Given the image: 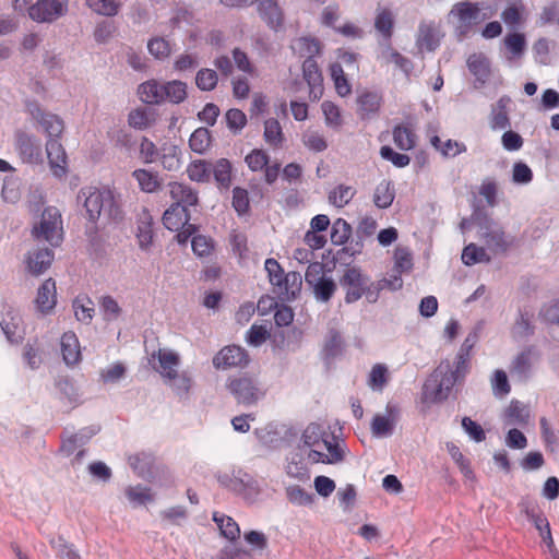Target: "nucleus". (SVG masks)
<instances>
[{
	"label": "nucleus",
	"instance_id": "44",
	"mask_svg": "<svg viewBox=\"0 0 559 559\" xmlns=\"http://www.w3.org/2000/svg\"><path fill=\"white\" fill-rule=\"evenodd\" d=\"M528 411L519 401H512L506 411V419L510 425H523L527 423Z\"/></svg>",
	"mask_w": 559,
	"mask_h": 559
},
{
	"label": "nucleus",
	"instance_id": "63",
	"mask_svg": "<svg viewBox=\"0 0 559 559\" xmlns=\"http://www.w3.org/2000/svg\"><path fill=\"white\" fill-rule=\"evenodd\" d=\"M99 307L106 320H116L121 313V308L111 296L102 297Z\"/></svg>",
	"mask_w": 559,
	"mask_h": 559
},
{
	"label": "nucleus",
	"instance_id": "62",
	"mask_svg": "<svg viewBox=\"0 0 559 559\" xmlns=\"http://www.w3.org/2000/svg\"><path fill=\"white\" fill-rule=\"evenodd\" d=\"M153 227L151 218L147 216V221L141 222L138 226L136 238L142 249H147L153 242Z\"/></svg>",
	"mask_w": 559,
	"mask_h": 559
},
{
	"label": "nucleus",
	"instance_id": "22",
	"mask_svg": "<svg viewBox=\"0 0 559 559\" xmlns=\"http://www.w3.org/2000/svg\"><path fill=\"white\" fill-rule=\"evenodd\" d=\"M188 209L179 204H171L163 215V224L169 230H179L189 224Z\"/></svg>",
	"mask_w": 559,
	"mask_h": 559
},
{
	"label": "nucleus",
	"instance_id": "1",
	"mask_svg": "<svg viewBox=\"0 0 559 559\" xmlns=\"http://www.w3.org/2000/svg\"><path fill=\"white\" fill-rule=\"evenodd\" d=\"M338 282L345 292L346 304L356 302L364 295H366L370 301H376V296L371 298L374 292L383 289L384 287H391L393 289L402 287L401 277L396 276L393 283L386 280L379 282L374 290H372L373 283H370L369 277L365 275L359 267L350 265L344 269Z\"/></svg>",
	"mask_w": 559,
	"mask_h": 559
},
{
	"label": "nucleus",
	"instance_id": "36",
	"mask_svg": "<svg viewBox=\"0 0 559 559\" xmlns=\"http://www.w3.org/2000/svg\"><path fill=\"white\" fill-rule=\"evenodd\" d=\"M75 318L84 323H90L94 316V304L86 295H80L73 300Z\"/></svg>",
	"mask_w": 559,
	"mask_h": 559
},
{
	"label": "nucleus",
	"instance_id": "51",
	"mask_svg": "<svg viewBox=\"0 0 559 559\" xmlns=\"http://www.w3.org/2000/svg\"><path fill=\"white\" fill-rule=\"evenodd\" d=\"M86 4L97 14L114 16L118 13L120 3L116 0H86Z\"/></svg>",
	"mask_w": 559,
	"mask_h": 559
},
{
	"label": "nucleus",
	"instance_id": "54",
	"mask_svg": "<svg viewBox=\"0 0 559 559\" xmlns=\"http://www.w3.org/2000/svg\"><path fill=\"white\" fill-rule=\"evenodd\" d=\"M469 71L478 79H485L489 75V62L481 55H472L467 59Z\"/></svg>",
	"mask_w": 559,
	"mask_h": 559
},
{
	"label": "nucleus",
	"instance_id": "48",
	"mask_svg": "<svg viewBox=\"0 0 559 559\" xmlns=\"http://www.w3.org/2000/svg\"><path fill=\"white\" fill-rule=\"evenodd\" d=\"M352 236L350 225L343 218H337L332 226L331 241L334 245H344Z\"/></svg>",
	"mask_w": 559,
	"mask_h": 559
},
{
	"label": "nucleus",
	"instance_id": "56",
	"mask_svg": "<svg viewBox=\"0 0 559 559\" xmlns=\"http://www.w3.org/2000/svg\"><path fill=\"white\" fill-rule=\"evenodd\" d=\"M312 287L316 297L321 301H329L336 290L334 281L328 277H324Z\"/></svg>",
	"mask_w": 559,
	"mask_h": 559
},
{
	"label": "nucleus",
	"instance_id": "2",
	"mask_svg": "<svg viewBox=\"0 0 559 559\" xmlns=\"http://www.w3.org/2000/svg\"><path fill=\"white\" fill-rule=\"evenodd\" d=\"M302 440L308 447H323L326 450V453L311 450L309 459L313 462L336 464L344 460V450L338 439L332 432H328L320 424L312 423L308 425L302 433Z\"/></svg>",
	"mask_w": 559,
	"mask_h": 559
},
{
	"label": "nucleus",
	"instance_id": "4",
	"mask_svg": "<svg viewBox=\"0 0 559 559\" xmlns=\"http://www.w3.org/2000/svg\"><path fill=\"white\" fill-rule=\"evenodd\" d=\"M36 240H45L52 247H58L63 240V227L60 211L55 206L46 207L38 225L32 230Z\"/></svg>",
	"mask_w": 559,
	"mask_h": 559
},
{
	"label": "nucleus",
	"instance_id": "47",
	"mask_svg": "<svg viewBox=\"0 0 559 559\" xmlns=\"http://www.w3.org/2000/svg\"><path fill=\"white\" fill-rule=\"evenodd\" d=\"M211 144L210 131L205 128L194 130L189 139V146L195 153H204Z\"/></svg>",
	"mask_w": 559,
	"mask_h": 559
},
{
	"label": "nucleus",
	"instance_id": "30",
	"mask_svg": "<svg viewBox=\"0 0 559 559\" xmlns=\"http://www.w3.org/2000/svg\"><path fill=\"white\" fill-rule=\"evenodd\" d=\"M393 141L402 151H409L416 145V134L408 124H399L393 129Z\"/></svg>",
	"mask_w": 559,
	"mask_h": 559
},
{
	"label": "nucleus",
	"instance_id": "31",
	"mask_svg": "<svg viewBox=\"0 0 559 559\" xmlns=\"http://www.w3.org/2000/svg\"><path fill=\"white\" fill-rule=\"evenodd\" d=\"M331 79L334 83L335 91L341 97H346L352 93V84L347 79L344 68L341 63H332L330 66Z\"/></svg>",
	"mask_w": 559,
	"mask_h": 559
},
{
	"label": "nucleus",
	"instance_id": "28",
	"mask_svg": "<svg viewBox=\"0 0 559 559\" xmlns=\"http://www.w3.org/2000/svg\"><path fill=\"white\" fill-rule=\"evenodd\" d=\"M213 521L216 523L222 536L230 542H236L240 537V527L238 523L224 513L214 512Z\"/></svg>",
	"mask_w": 559,
	"mask_h": 559
},
{
	"label": "nucleus",
	"instance_id": "5",
	"mask_svg": "<svg viewBox=\"0 0 559 559\" xmlns=\"http://www.w3.org/2000/svg\"><path fill=\"white\" fill-rule=\"evenodd\" d=\"M226 388L239 404L247 406L257 404L265 394L259 382L248 374L229 377Z\"/></svg>",
	"mask_w": 559,
	"mask_h": 559
},
{
	"label": "nucleus",
	"instance_id": "9",
	"mask_svg": "<svg viewBox=\"0 0 559 559\" xmlns=\"http://www.w3.org/2000/svg\"><path fill=\"white\" fill-rule=\"evenodd\" d=\"M481 5L478 2H457L451 13L457 16L460 22V28L463 33H466L471 27L481 21H485L491 16V12L489 14H481Z\"/></svg>",
	"mask_w": 559,
	"mask_h": 559
},
{
	"label": "nucleus",
	"instance_id": "13",
	"mask_svg": "<svg viewBox=\"0 0 559 559\" xmlns=\"http://www.w3.org/2000/svg\"><path fill=\"white\" fill-rule=\"evenodd\" d=\"M46 152L52 174L58 178L66 176L68 171L67 154L59 139H48Z\"/></svg>",
	"mask_w": 559,
	"mask_h": 559
},
{
	"label": "nucleus",
	"instance_id": "53",
	"mask_svg": "<svg viewBox=\"0 0 559 559\" xmlns=\"http://www.w3.org/2000/svg\"><path fill=\"white\" fill-rule=\"evenodd\" d=\"M192 251L199 258L210 257L214 251V241L211 237L197 235L191 240Z\"/></svg>",
	"mask_w": 559,
	"mask_h": 559
},
{
	"label": "nucleus",
	"instance_id": "49",
	"mask_svg": "<svg viewBox=\"0 0 559 559\" xmlns=\"http://www.w3.org/2000/svg\"><path fill=\"white\" fill-rule=\"evenodd\" d=\"M321 109L324 115L325 124L333 129H338L342 123V115L338 106H336L333 102L324 100L321 104Z\"/></svg>",
	"mask_w": 559,
	"mask_h": 559
},
{
	"label": "nucleus",
	"instance_id": "26",
	"mask_svg": "<svg viewBox=\"0 0 559 559\" xmlns=\"http://www.w3.org/2000/svg\"><path fill=\"white\" fill-rule=\"evenodd\" d=\"M263 139L265 143L273 150H280L285 143V134L280 121L270 118L264 122Z\"/></svg>",
	"mask_w": 559,
	"mask_h": 559
},
{
	"label": "nucleus",
	"instance_id": "18",
	"mask_svg": "<svg viewBox=\"0 0 559 559\" xmlns=\"http://www.w3.org/2000/svg\"><path fill=\"white\" fill-rule=\"evenodd\" d=\"M169 194L171 199L175 201L173 204H179L188 209V206H193L198 204L199 198L198 192L193 190L190 186L182 182H170L168 185Z\"/></svg>",
	"mask_w": 559,
	"mask_h": 559
},
{
	"label": "nucleus",
	"instance_id": "8",
	"mask_svg": "<svg viewBox=\"0 0 559 559\" xmlns=\"http://www.w3.org/2000/svg\"><path fill=\"white\" fill-rule=\"evenodd\" d=\"M249 364L247 350L237 345L223 347L213 358L216 369L245 368Z\"/></svg>",
	"mask_w": 559,
	"mask_h": 559
},
{
	"label": "nucleus",
	"instance_id": "29",
	"mask_svg": "<svg viewBox=\"0 0 559 559\" xmlns=\"http://www.w3.org/2000/svg\"><path fill=\"white\" fill-rule=\"evenodd\" d=\"M88 438V436H83L82 433L71 435L62 439L60 452L67 456L75 454V461L79 462L85 453L82 447L86 444Z\"/></svg>",
	"mask_w": 559,
	"mask_h": 559
},
{
	"label": "nucleus",
	"instance_id": "11",
	"mask_svg": "<svg viewBox=\"0 0 559 559\" xmlns=\"http://www.w3.org/2000/svg\"><path fill=\"white\" fill-rule=\"evenodd\" d=\"M67 2L64 0H38L29 7V17L37 22H52L64 14Z\"/></svg>",
	"mask_w": 559,
	"mask_h": 559
},
{
	"label": "nucleus",
	"instance_id": "37",
	"mask_svg": "<svg viewBox=\"0 0 559 559\" xmlns=\"http://www.w3.org/2000/svg\"><path fill=\"white\" fill-rule=\"evenodd\" d=\"M430 143L445 157H454L466 151L464 143L451 139L442 142L438 135L432 136Z\"/></svg>",
	"mask_w": 559,
	"mask_h": 559
},
{
	"label": "nucleus",
	"instance_id": "55",
	"mask_svg": "<svg viewBox=\"0 0 559 559\" xmlns=\"http://www.w3.org/2000/svg\"><path fill=\"white\" fill-rule=\"evenodd\" d=\"M504 45L513 57H520L526 47L525 36L522 33H510L504 37Z\"/></svg>",
	"mask_w": 559,
	"mask_h": 559
},
{
	"label": "nucleus",
	"instance_id": "64",
	"mask_svg": "<svg viewBox=\"0 0 559 559\" xmlns=\"http://www.w3.org/2000/svg\"><path fill=\"white\" fill-rule=\"evenodd\" d=\"M382 158L390 160L396 167H405L409 164L411 158L406 154L397 153L390 146H382L380 150Z\"/></svg>",
	"mask_w": 559,
	"mask_h": 559
},
{
	"label": "nucleus",
	"instance_id": "33",
	"mask_svg": "<svg viewBox=\"0 0 559 559\" xmlns=\"http://www.w3.org/2000/svg\"><path fill=\"white\" fill-rule=\"evenodd\" d=\"M394 15L390 9H378L374 19V28L384 39H390L393 35Z\"/></svg>",
	"mask_w": 559,
	"mask_h": 559
},
{
	"label": "nucleus",
	"instance_id": "57",
	"mask_svg": "<svg viewBox=\"0 0 559 559\" xmlns=\"http://www.w3.org/2000/svg\"><path fill=\"white\" fill-rule=\"evenodd\" d=\"M127 498L133 502L143 504L153 500V495L151 493V489L146 487L138 486H129L126 488Z\"/></svg>",
	"mask_w": 559,
	"mask_h": 559
},
{
	"label": "nucleus",
	"instance_id": "40",
	"mask_svg": "<svg viewBox=\"0 0 559 559\" xmlns=\"http://www.w3.org/2000/svg\"><path fill=\"white\" fill-rule=\"evenodd\" d=\"M356 194V190L350 186L338 185L329 193V202L336 207H344Z\"/></svg>",
	"mask_w": 559,
	"mask_h": 559
},
{
	"label": "nucleus",
	"instance_id": "59",
	"mask_svg": "<svg viewBox=\"0 0 559 559\" xmlns=\"http://www.w3.org/2000/svg\"><path fill=\"white\" fill-rule=\"evenodd\" d=\"M162 165L169 171L178 170L181 166L180 151L176 146H171L164 151L162 155Z\"/></svg>",
	"mask_w": 559,
	"mask_h": 559
},
{
	"label": "nucleus",
	"instance_id": "23",
	"mask_svg": "<svg viewBox=\"0 0 559 559\" xmlns=\"http://www.w3.org/2000/svg\"><path fill=\"white\" fill-rule=\"evenodd\" d=\"M382 104V96L378 92L364 91L357 97L358 115L365 119L376 115Z\"/></svg>",
	"mask_w": 559,
	"mask_h": 559
},
{
	"label": "nucleus",
	"instance_id": "6",
	"mask_svg": "<svg viewBox=\"0 0 559 559\" xmlns=\"http://www.w3.org/2000/svg\"><path fill=\"white\" fill-rule=\"evenodd\" d=\"M459 379L452 373V367L449 361H442L435 372L431 374L427 383L426 390L432 389L431 396L435 401L445 400L452 388Z\"/></svg>",
	"mask_w": 559,
	"mask_h": 559
},
{
	"label": "nucleus",
	"instance_id": "41",
	"mask_svg": "<svg viewBox=\"0 0 559 559\" xmlns=\"http://www.w3.org/2000/svg\"><path fill=\"white\" fill-rule=\"evenodd\" d=\"M389 381V370L383 364H376L368 376V385L373 391H382Z\"/></svg>",
	"mask_w": 559,
	"mask_h": 559
},
{
	"label": "nucleus",
	"instance_id": "14",
	"mask_svg": "<svg viewBox=\"0 0 559 559\" xmlns=\"http://www.w3.org/2000/svg\"><path fill=\"white\" fill-rule=\"evenodd\" d=\"M15 147L25 163H36L40 159V144L33 136L23 131L15 133Z\"/></svg>",
	"mask_w": 559,
	"mask_h": 559
},
{
	"label": "nucleus",
	"instance_id": "60",
	"mask_svg": "<svg viewBox=\"0 0 559 559\" xmlns=\"http://www.w3.org/2000/svg\"><path fill=\"white\" fill-rule=\"evenodd\" d=\"M337 59L338 61L336 63H341L342 67L345 66L347 68V74L354 75L359 72L357 53L340 49L337 52Z\"/></svg>",
	"mask_w": 559,
	"mask_h": 559
},
{
	"label": "nucleus",
	"instance_id": "38",
	"mask_svg": "<svg viewBox=\"0 0 559 559\" xmlns=\"http://www.w3.org/2000/svg\"><path fill=\"white\" fill-rule=\"evenodd\" d=\"M187 98V84L174 80L164 84V102L180 104Z\"/></svg>",
	"mask_w": 559,
	"mask_h": 559
},
{
	"label": "nucleus",
	"instance_id": "24",
	"mask_svg": "<svg viewBox=\"0 0 559 559\" xmlns=\"http://www.w3.org/2000/svg\"><path fill=\"white\" fill-rule=\"evenodd\" d=\"M258 10L271 28L276 31L282 26L283 13L276 0H260Z\"/></svg>",
	"mask_w": 559,
	"mask_h": 559
},
{
	"label": "nucleus",
	"instance_id": "58",
	"mask_svg": "<svg viewBox=\"0 0 559 559\" xmlns=\"http://www.w3.org/2000/svg\"><path fill=\"white\" fill-rule=\"evenodd\" d=\"M492 392L496 396L502 397L510 393L511 386L507 373L503 370H496L491 379Z\"/></svg>",
	"mask_w": 559,
	"mask_h": 559
},
{
	"label": "nucleus",
	"instance_id": "32",
	"mask_svg": "<svg viewBox=\"0 0 559 559\" xmlns=\"http://www.w3.org/2000/svg\"><path fill=\"white\" fill-rule=\"evenodd\" d=\"M132 177L136 180L143 192L153 193L160 187V181L156 173L146 169H135L132 173Z\"/></svg>",
	"mask_w": 559,
	"mask_h": 559
},
{
	"label": "nucleus",
	"instance_id": "7",
	"mask_svg": "<svg viewBox=\"0 0 559 559\" xmlns=\"http://www.w3.org/2000/svg\"><path fill=\"white\" fill-rule=\"evenodd\" d=\"M26 110L43 128L48 139H60L64 130V122L58 115L46 112L37 102H28Z\"/></svg>",
	"mask_w": 559,
	"mask_h": 559
},
{
	"label": "nucleus",
	"instance_id": "34",
	"mask_svg": "<svg viewBox=\"0 0 559 559\" xmlns=\"http://www.w3.org/2000/svg\"><path fill=\"white\" fill-rule=\"evenodd\" d=\"M507 102L508 100L504 98H500L492 108L489 119L490 128L492 130H504L510 127Z\"/></svg>",
	"mask_w": 559,
	"mask_h": 559
},
{
	"label": "nucleus",
	"instance_id": "10",
	"mask_svg": "<svg viewBox=\"0 0 559 559\" xmlns=\"http://www.w3.org/2000/svg\"><path fill=\"white\" fill-rule=\"evenodd\" d=\"M245 162L251 171H263L264 180L269 185H272L276 181L280 174L281 165L278 163L269 165L270 157L265 151L260 148L252 150L246 156Z\"/></svg>",
	"mask_w": 559,
	"mask_h": 559
},
{
	"label": "nucleus",
	"instance_id": "43",
	"mask_svg": "<svg viewBox=\"0 0 559 559\" xmlns=\"http://www.w3.org/2000/svg\"><path fill=\"white\" fill-rule=\"evenodd\" d=\"M394 190L389 181L380 182L373 193V202L379 209L389 207L394 200Z\"/></svg>",
	"mask_w": 559,
	"mask_h": 559
},
{
	"label": "nucleus",
	"instance_id": "20",
	"mask_svg": "<svg viewBox=\"0 0 559 559\" xmlns=\"http://www.w3.org/2000/svg\"><path fill=\"white\" fill-rule=\"evenodd\" d=\"M441 34L432 23H421L418 29L417 46L420 50L433 51L440 45Z\"/></svg>",
	"mask_w": 559,
	"mask_h": 559
},
{
	"label": "nucleus",
	"instance_id": "46",
	"mask_svg": "<svg viewBox=\"0 0 559 559\" xmlns=\"http://www.w3.org/2000/svg\"><path fill=\"white\" fill-rule=\"evenodd\" d=\"M490 258L486 250L483 247H477L475 243H469L463 249L462 261L465 265L488 262Z\"/></svg>",
	"mask_w": 559,
	"mask_h": 559
},
{
	"label": "nucleus",
	"instance_id": "21",
	"mask_svg": "<svg viewBox=\"0 0 559 559\" xmlns=\"http://www.w3.org/2000/svg\"><path fill=\"white\" fill-rule=\"evenodd\" d=\"M302 285V278L299 272H288L283 277V282L278 288H274L273 292L283 299L290 301L296 298L300 293Z\"/></svg>",
	"mask_w": 559,
	"mask_h": 559
},
{
	"label": "nucleus",
	"instance_id": "16",
	"mask_svg": "<svg viewBox=\"0 0 559 559\" xmlns=\"http://www.w3.org/2000/svg\"><path fill=\"white\" fill-rule=\"evenodd\" d=\"M53 261V252L49 249H37L28 253L26 265L28 272L38 276L47 271Z\"/></svg>",
	"mask_w": 559,
	"mask_h": 559
},
{
	"label": "nucleus",
	"instance_id": "3",
	"mask_svg": "<svg viewBox=\"0 0 559 559\" xmlns=\"http://www.w3.org/2000/svg\"><path fill=\"white\" fill-rule=\"evenodd\" d=\"M79 198L84 199V207L88 219L92 222L97 221L102 215L108 219H117L121 214L114 192L110 189L82 188Z\"/></svg>",
	"mask_w": 559,
	"mask_h": 559
},
{
	"label": "nucleus",
	"instance_id": "52",
	"mask_svg": "<svg viewBox=\"0 0 559 559\" xmlns=\"http://www.w3.org/2000/svg\"><path fill=\"white\" fill-rule=\"evenodd\" d=\"M50 546L57 552L60 559H82L79 552L75 550L74 545L68 543L63 537L50 540Z\"/></svg>",
	"mask_w": 559,
	"mask_h": 559
},
{
	"label": "nucleus",
	"instance_id": "12",
	"mask_svg": "<svg viewBox=\"0 0 559 559\" xmlns=\"http://www.w3.org/2000/svg\"><path fill=\"white\" fill-rule=\"evenodd\" d=\"M399 419V408L388 404L384 414H376L372 418L370 429L374 437L390 436Z\"/></svg>",
	"mask_w": 559,
	"mask_h": 559
},
{
	"label": "nucleus",
	"instance_id": "45",
	"mask_svg": "<svg viewBox=\"0 0 559 559\" xmlns=\"http://www.w3.org/2000/svg\"><path fill=\"white\" fill-rule=\"evenodd\" d=\"M304 145L312 152L320 153L328 148V141L325 136L316 130H307L302 134Z\"/></svg>",
	"mask_w": 559,
	"mask_h": 559
},
{
	"label": "nucleus",
	"instance_id": "50",
	"mask_svg": "<svg viewBox=\"0 0 559 559\" xmlns=\"http://www.w3.org/2000/svg\"><path fill=\"white\" fill-rule=\"evenodd\" d=\"M217 82L218 75L213 69H201L195 75V85L201 91H213L216 87Z\"/></svg>",
	"mask_w": 559,
	"mask_h": 559
},
{
	"label": "nucleus",
	"instance_id": "42",
	"mask_svg": "<svg viewBox=\"0 0 559 559\" xmlns=\"http://www.w3.org/2000/svg\"><path fill=\"white\" fill-rule=\"evenodd\" d=\"M527 519L534 523L536 530L545 538V535L550 538L549 522L537 506H528L525 509Z\"/></svg>",
	"mask_w": 559,
	"mask_h": 559
},
{
	"label": "nucleus",
	"instance_id": "19",
	"mask_svg": "<svg viewBox=\"0 0 559 559\" xmlns=\"http://www.w3.org/2000/svg\"><path fill=\"white\" fill-rule=\"evenodd\" d=\"M304 79L308 83L310 94L318 97L323 91V78L317 61L313 58H307L302 63Z\"/></svg>",
	"mask_w": 559,
	"mask_h": 559
},
{
	"label": "nucleus",
	"instance_id": "35",
	"mask_svg": "<svg viewBox=\"0 0 559 559\" xmlns=\"http://www.w3.org/2000/svg\"><path fill=\"white\" fill-rule=\"evenodd\" d=\"M186 171L191 181L209 182L212 175V165L206 160L197 159L188 165Z\"/></svg>",
	"mask_w": 559,
	"mask_h": 559
},
{
	"label": "nucleus",
	"instance_id": "61",
	"mask_svg": "<svg viewBox=\"0 0 559 559\" xmlns=\"http://www.w3.org/2000/svg\"><path fill=\"white\" fill-rule=\"evenodd\" d=\"M512 180L518 185H526L533 180L532 169L523 162H516L512 168Z\"/></svg>",
	"mask_w": 559,
	"mask_h": 559
},
{
	"label": "nucleus",
	"instance_id": "39",
	"mask_svg": "<svg viewBox=\"0 0 559 559\" xmlns=\"http://www.w3.org/2000/svg\"><path fill=\"white\" fill-rule=\"evenodd\" d=\"M212 174L219 187L229 188L231 182V164L226 158H221L212 166Z\"/></svg>",
	"mask_w": 559,
	"mask_h": 559
},
{
	"label": "nucleus",
	"instance_id": "25",
	"mask_svg": "<svg viewBox=\"0 0 559 559\" xmlns=\"http://www.w3.org/2000/svg\"><path fill=\"white\" fill-rule=\"evenodd\" d=\"M61 354L67 365H74L81 359L80 344L73 332H66L61 336Z\"/></svg>",
	"mask_w": 559,
	"mask_h": 559
},
{
	"label": "nucleus",
	"instance_id": "27",
	"mask_svg": "<svg viewBox=\"0 0 559 559\" xmlns=\"http://www.w3.org/2000/svg\"><path fill=\"white\" fill-rule=\"evenodd\" d=\"M140 99L146 104L164 103V84L156 80H150L142 83L138 90Z\"/></svg>",
	"mask_w": 559,
	"mask_h": 559
},
{
	"label": "nucleus",
	"instance_id": "17",
	"mask_svg": "<svg viewBox=\"0 0 559 559\" xmlns=\"http://www.w3.org/2000/svg\"><path fill=\"white\" fill-rule=\"evenodd\" d=\"M36 306L43 313L51 311L57 304L56 282L47 278L38 288L36 296Z\"/></svg>",
	"mask_w": 559,
	"mask_h": 559
},
{
	"label": "nucleus",
	"instance_id": "15",
	"mask_svg": "<svg viewBox=\"0 0 559 559\" xmlns=\"http://www.w3.org/2000/svg\"><path fill=\"white\" fill-rule=\"evenodd\" d=\"M152 357H157L159 366L156 370L163 378L175 380L178 377L177 367L179 365V356L176 353L167 349H158Z\"/></svg>",
	"mask_w": 559,
	"mask_h": 559
}]
</instances>
